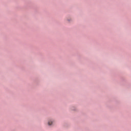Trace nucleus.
<instances>
[{
  "mask_svg": "<svg viewBox=\"0 0 131 131\" xmlns=\"http://www.w3.org/2000/svg\"><path fill=\"white\" fill-rule=\"evenodd\" d=\"M52 123H53V122L52 121H49L48 122V125H52Z\"/></svg>",
  "mask_w": 131,
  "mask_h": 131,
  "instance_id": "obj_1",
  "label": "nucleus"
}]
</instances>
